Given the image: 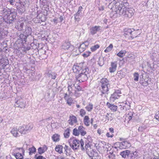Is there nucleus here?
<instances>
[{
  "label": "nucleus",
  "mask_w": 159,
  "mask_h": 159,
  "mask_svg": "<svg viewBox=\"0 0 159 159\" xmlns=\"http://www.w3.org/2000/svg\"><path fill=\"white\" fill-rule=\"evenodd\" d=\"M116 6H118L117 9L116 11H115L113 12H114L113 16H115V17L118 16V14L119 15H122L125 18H131L134 15L133 11L134 9L132 8H127L120 3H117Z\"/></svg>",
  "instance_id": "1"
},
{
  "label": "nucleus",
  "mask_w": 159,
  "mask_h": 159,
  "mask_svg": "<svg viewBox=\"0 0 159 159\" xmlns=\"http://www.w3.org/2000/svg\"><path fill=\"white\" fill-rule=\"evenodd\" d=\"M99 90L100 95L107 98L110 88V84L108 80L106 78L102 79L100 81Z\"/></svg>",
  "instance_id": "2"
},
{
  "label": "nucleus",
  "mask_w": 159,
  "mask_h": 159,
  "mask_svg": "<svg viewBox=\"0 0 159 159\" xmlns=\"http://www.w3.org/2000/svg\"><path fill=\"white\" fill-rule=\"evenodd\" d=\"M2 12L5 23L9 25H12L14 22L15 21L17 14L16 12H10L9 13V10L4 9L2 11Z\"/></svg>",
  "instance_id": "3"
},
{
  "label": "nucleus",
  "mask_w": 159,
  "mask_h": 159,
  "mask_svg": "<svg viewBox=\"0 0 159 159\" xmlns=\"http://www.w3.org/2000/svg\"><path fill=\"white\" fill-rule=\"evenodd\" d=\"M89 73L90 71L88 67H85L83 68L81 72H79L80 74L76 76V80L80 82L86 81L88 79Z\"/></svg>",
  "instance_id": "4"
},
{
  "label": "nucleus",
  "mask_w": 159,
  "mask_h": 159,
  "mask_svg": "<svg viewBox=\"0 0 159 159\" xmlns=\"http://www.w3.org/2000/svg\"><path fill=\"white\" fill-rule=\"evenodd\" d=\"M33 127L32 124L29 123L26 125H23L19 127V131L21 134H25L31 130Z\"/></svg>",
  "instance_id": "5"
},
{
  "label": "nucleus",
  "mask_w": 159,
  "mask_h": 159,
  "mask_svg": "<svg viewBox=\"0 0 159 159\" xmlns=\"http://www.w3.org/2000/svg\"><path fill=\"white\" fill-rule=\"evenodd\" d=\"M61 49L66 50L67 52L71 51L73 49L74 47L71 45L68 41H66L63 43L61 46Z\"/></svg>",
  "instance_id": "6"
},
{
  "label": "nucleus",
  "mask_w": 159,
  "mask_h": 159,
  "mask_svg": "<svg viewBox=\"0 0 159 159\" xmlns=\"http://www.w3.org/2000/svg\"><path fill=\"white\" fill-rule=\"evenodd\" d=\"M19 3L20 4L19 5H16V8L18 13L22 14L25 11V5L26 4L25 2L22 1H19Z\"/></svg>",
  "instance_id": "7"
},
{
  "label": "nucleus",
  "mask_w": 159,
  "mask_h": 159,
  "mask_svg": "<svg viewBox=\"0 0 159 159\" xmlns=\"http://www.w3.org/2000/svg\"><path fill=\"white\" fill-rule=\"evenodd\" d=\"M113 2H111L108 5V7L111 9L112 10V11L113 12L115 11H116L117 9L118 6H116L117 3H119L118 2L119 0H113Z\"/></svg>",
  "instance_id": "8"
},
{
  "label": "nucleus",
  "mask_w": 159,
  "mask_h": 159,
  "mask_svg": "<svg viewBox=\"0 0 159 159\" xmlns=\"http://www.w3.org/2000/svg\"><path fill=\"white\" fill-rule=\"evenodd\" d=\"M86 152L89 157L91 158H92L93 157H94L97 156L98 155V153L96 152L95 150L92 149L90 147H89L88 149H87Z\"/></svg>",
  "instance_id": "9"
},
{
  "label": "nucleus",
  "mask_w": 159,
  "mask_h": 159,
  "mask_svg": "<svg viewBox=\"0 0 159 159\" xmlns=\"http://www.w3.org/2000/svg\"><path fill=\"white\" fill-rule=\"evenodd\" d=\"M134 31V29H131L129 28H125L124 30V35L125 36H126L127 35H130V38L131 39H133L134 37H136L137 36L135 35H134V33L133 34H132V33Z\"/></svg>",
  "instance_id": "10"
},
{
  "label": "nucleus",
  "mask_w": 159,
  "mask_h": 159,
  "mask_svg": "<svg viewBox=\"0 0 159 159\" xmlns=\"http://www.w3.org/2000/svg\"><path fill=\"white\" fill-rule=\"evenodd\" d=\"M102 28L99 26H95L90 28V34L93 35L96 34L97 32L99 31L102 30Z\"/></svg>",
  "instance_id": "11"
},
{
  "label": "nucleus",
  "mask_w": 159,
  "mask_h": 159,
  "mask_svg": "<svg viewBox=\"0 0 159 159\" xmlns=\"http://www.w3.org/2000/svg\"><path fill=\"white\" fill-rule=\"evenodd\" d=\"M16 103L17 105V107H20L21 108L25 107V104L23 99L20 98L18 99H16Z\"/></svg>",
  "instance_id": "12"
},
{
  "label": "nucleus",
  "mask_w": 159,
  "mask_h": 159,
  "mask_svg": "<svg viewBox=\"0 0 159 159\" xmlns=\"http://www.w3.org/2000/svg\"><path fill=\"white\" fill-rule=\"evenodd\" d=\"M8 64V61L7 59L2 58L0 59V68L4 69Z\"/></svg>",
  "instance_id": "13"
},
{
  "label": "nucleus",
  "mask_w": 159,
  "mask_h": 159,
  "mask_svg": "<svg viewBox=\"0 0 159 159\" xmlns=\"http://www.w3.org/2000/svg\"><path fill=\"white\" fill-rule=\"evenodd\" d=\"M72 145L71 147L74 150L77 149L80 146V141L77 139H73L72 141Z\"/></svg>",
  "instance_id": "14"
},
{
  "label": "nucleus",
  "mask_w": 159,
  "mask_h": 159,
  "mask_svg": "<svg viewBox=\"0 0 159 159\" xmlns=\"http://www.w3.org/2000/svg\"><path fill=\"white\" fill-rule=\"evenodd\" d=\"M89 43L88 42H85L80 45L79 48V49L80 52H83L85 49L88 47Z\"/></svg>",
  "instance_id": "15"
},
{
  "label": "nucleus",
  "mask_w": 159,
  "mask_h": 159,
  "mask_svg": "<svg viewBox=\"0 0 159 159\" xmlns=\"http://www.w3.org/2000/svg\"><path fill=\"white\" fill-rule=\"evenodd\" d=\"M117 62L115 61L111 63V67L109 68V71L111 73L114 72L116 70Z\"/></svg>",
  "instance_id": "16"
},
{
  "label": "nucleus",
  "mask_w": 159,
  "mask_h": 159,
  "mask_svg": "<svg viewBox=\"0 0 159 159\" xmlns=\"http://www.w3.org/2000/svg\"><path fill=\"white\" fill-rule=\"evenodd\" d=\"M138 154L136 151H130L128 158L129 159H138Z\"/></svg>",
  "instance_id": "17"
},
{
  "label": "nucleus",
  "mask_w": 159,
  "mask_h": 159,
  "mask_svg": "<svg viewBox=\"0 0 159 159\" xmlns=\"http://www.w3.org/2000/svg\"><path fill=\"white\" fill-rule=\"evenodd\" d=\"M68 121L69 124L73 125L74 123H76L77 122V118L75 116H70Z\"/></svg>",
  "instance_id": "18"
},
{
  "label": "nucleus",
  "mask_w": 159,
  "mask_h": 159,
  "mask_svg": "<svg viewBox=\"0 0 159 159\" xmlns=\"http://www.w3.org/2000/svg\"><path fill=\"white\" fill-rule=\"evenodd\" d=\"M19 128L17 129L16 127H14L11 130V133L15 137L20 136V133L19 131Z\"/></svg>",
  "instance_id": "19"
},
{
  "label": "nucleus",
  "mask_w": 159,
  "mask_h": 159,
  "mask_svg": "<svg viewBox=\"0 0 159 159\" xmlns=\"http://www.w3.org/2000/svg\"><path fill=\"white\" fill-rule=\"evenodd\" d=\"M82 64H79V65H74L73 67V70L74 72H77V71L80 72V71L82 70L81 66Z\"/></svg>",
  "instance_id": "20"
},
{
  "label": "nucleus",
  "mask_w": 159,
  "mask_h": 159,
  "mask_svg": "<svg viewBox=\"0 0 159 159\" xmlns=\"http://www.w3.org/2000/svg\"><path fill=\"white\" fill-rule=\"evenodd\" d=\"M106 105L108 108H110L112 111H117V106L114 104H110L109 102H107Z\"/></svg>",
  "instance_id": "21"
},
{
  "label": "nucleus",
  "mask_w": 159,
  "mask_h": 159,
  "mask_svg": "<svg viewBox=\"0 0 159 159\" xmlns=\"http://www.w3.org/2000/svg\"><path fill=\"white\" fill-rule=\"evenodd\" d=\"M130 151L129 150H126L120 152V154L124 158H125L126 157L128 158Z\"/></svg>",
  "instance_id": "22"
},
{
  "label": "nucleus",
  "mask_w": 159,
  "mask_h": 159,
  "mask_svg": "<svg viewBox=\"0 0 159 159\" xmlns=\"http://www.w3.org/2000/svg\"><path fill=\"white\" fill-rule=\"evenodd\" d=\"M24 26V23L22 21H18L15 27L19 30H22L23 29V27Z\"/></svg>",
  "instance_id": "23"
},
{
  "label": "nucleus",
  "mask_w": 159,
  "mask_h": 159,
  "mask_svg": "<svg viewBox=\"0 0 159 159\" xmlns=\"http://www.w3.org/2000/svg\"><path fill=\"white\" fill-rule=\"evenodd\" d=\"M63 147L62 145H57L55 148L56 151L59 153H63Z\"/></svg>",
  "instance_id": "24"
},
{
  "label": "nucleus",
  "mask_w": 159,
  "mask_h": 159,
  "mask_svg": "<svg viewBox=\"0 0 159 159\" xmlns=\"http://www.w3.org/2000/svg\"><path fill=\"white\" fill-rule=\"evenodd\" d=\"M79 133L80 132L81 135L84 136L86 134V131L85 130L84 128L82 126L80 125L78 127Z\"/></svg>",
  "instance_id": "25"
},
{
  "label": "nucleus",
  "mask_w": 159,
  "mask_h": 159,
  "mask_svg": "<svg viewBox=\"0 0 159 159\" xmlns=\"http://www.w3.org/2000/svg\"><path fill=\"white\" fill-rule=\"evenodd\" d=\"M32 32V30L31 28L27 26L25 27V31L24 33L26 35H27L28 36L29 35H31Z\"/></svg>",
  "instance_id": "26"
},
{
  "label": "nucleus",
  "mask_w": 159,
  "mask_h": 159,
  "mask_svg": "<svg viewBox=\"0 0 159 159\" xmlns=\"http://www.w3.org/2000/svg\"><path fill=\"white\" fill-rule=\"evenodd\" d=\"M120 96V95H118L117 94L114 92L111 95L110 97V100L114 101L115 100L118 99Z\"/></svg>",
  "instance_id": "27"
},
{
  "label": "nucleus",
  "mask_w": 159,
  "mask_h": 159,
  "mask_svg": "<svg viewBox=\"0 0 159 159\" xmlns=\"http://www.w3.org/2000/svg\"><path fill=\"white\" fill-rule=\"evenodd\" d=\"M84 122L85 125L89 126V125L90 121L89 118L88 116H85L84 119Z\"/></svg>",
  "instance_id": "28"
},
{
  "label": "nucleus",
  "mask_w": 159,
  "mask_h": 159,
  "mask_svg": "<svg viewBox=\"0 0 159 159\" xmlns=\"http://www.w3.org/2000/svg\"><path fill=\"white\" fill-rule=\"evenodd\" d=\"M28 37V35L25 34L24 32L23 33L20 34L19 35L20 38L21 39L22 41L25 42L26 41V39Z\"/></svg>",
  "instance_id": "29"
},
{
  "label": "nucleus",
  "mask_w": 159,
  "mask_h": 159,
  "mask_svg": "<svg viewBox=\"0 0 159 159\" xmlns=\"http://www.w3.org/2000/svg\"><path fill=\"white\" fill-rule=\"evenodd\" d=\"M59 135L55 134L52 136V139L54 141L57 142L59 140Z\"/></svg>",
  "instance_id": "30"
},
{
  "label": "nucleus",
  "mask_w": 159,
  "mask_h": 159,
  "mask_svg": "<svg viewBox=\"0 0 159 159\" xmlns=\"http://www.w3.org/2000/svg\"><path fill=\"white\" fill-rule=\"evenodd\" d=\"M70 57V56H69L68 54L67 53H65L61 55V58L63 59L64 61H67Z\"/></svg>",
  "instance_id": "31"
},
{
  "label": "nucleus",
  "mask_w": 159,
  "mask_h": 159,
  "mask_svg": "<svg viewBox=\"0 0 159 159\" xmlns=\"http://www.w3.org/2000/svg\"><path fill=\"white\" fill-rule=\"evenodd\" d=\"M126 51L124 50H121L117 54V56L120 57H123L125 55Z\"/></svg>",
  "instance_id": "32"
},
{
  "label": "nucleus",
  "mask_w": 159,
  "mask_h": 159,
  "mask_svg": "<svg viewBox=\"0 0 159 159\" xmlns=\"http://www.w3.org/2000/svg\"><path fill=\"white\" fill-rule=\"evenodd\" d=\"M129 143L127 141H124L120 143V146L124 148L128 146Z\"/></svg>",
  "instance_id": "33"
},
{
  "label": "nucleus",
  "mask_w": 159,
  "mask_h": 159,
  "mask_svg": "<svg viewBox=\"0 0 159 159\" xmlns=\"http://www.w3.org/2000/svg\"><path fill=\"white\" fill-rule=\"evenodd\" d=\"M85 108L88 111H91L93 109V105L92 103H90L87 105Z\"/></svg>",
  "instance_id": "34"
},
{
  "label": "nucleus",
  "mask_w": 159,
  "mask_h": 159,
  "mask_svg": "<svg viewBox=\"0 0 159 159\" xmlns=\"http://www.w3.org/2000/svg\"><path fill=\"white\" fill-rule=\"evenodd\" d=\"M113 47V46L112 44H111L105 50L104 52H108L111 51Z\"/></svg>",
  "instance_id": "35"
},
{
  "label": "nucleus",
  "mask_w": 159,
  "mask_h": 159,
  "mask_svg": "<svg viewBox=\"0 0 159 159\" xmlns=\"http://www.w3.org/2000/svg\"><path fill=\"white\" fill-rule=\"evenodd\" d=\"M67 101V103L69 106H71L73 103V99L71 97H69V98L66 99Z\"/></svg>",
  "instance_id": "36"
},
{
  "label": "nucleus",
  "mask_w": 159,
  "mask_h": 159,
  "mask_svg": "<svg viewBox=\"0 0 159 159\" xmlns=\"http://www.w3.org/2000/svg\"><path fill=\"white\" fill-rule=\"evenodd\" d=\"M13 155L15 156L16 159H23V157L21 153H16L15 154L14 153Z\"/></svg>",
  "instance_id": "37"
},
{
  "label": "nucleus",
  "mask_w": 159,
  "mask_h": 159,
  "mask_svg": "<svg viewBox=\"0 0 159 159\" xmlns=\"http://www.w3.org/2000/svg\"><path fill=\"white\" fill-rule=\"evenodd\" d=\"M64 137L65 138H68L69 137L70 135L69 129H67L64 132Z\"/></svg>",
  "instance_id": "38"
},
{
  "label": "nucleus",
  "mask_w": 159,
  "mask_h": 159,
  "mask_svg": "<svg viewBox=\"0 0 159 159\" xmlns=\"http://www.w3.org/2000/svg\"><path fill=\"white\" fill-rule=\"evenodd\" d=\"M29 150L30 151L29 154L31 155L32 154V153H34L36 152V149L34 147H33L32 148H29Z\"/></svg>",
  "instance_id": "39"
},
{
  "label": "nucleus",
  "mask_w": 159,
  "mask_h": 159,
  "mask_svg": "<svg viewBox=\"0 0 159 159\" xmlns=\"http://www.w3.org/2000/svg\"><path fill=\"white\" fill-rule=\"evenodd\" d=\"M73 134L75 136H78L80 134L79 129L75 128L73 130Z\"/></svg>",
  "instance_id": "40"
},
{
  "label": "nucleus",
  "mask_w": 159,
  "mask_h": 159,
  "mask_svg": "<svg viewBox=\"0 0 159 159\" xmlns=\"http://www.w3.org/2000/svg\"><path fill=\"white\" fill-rule=\"evenodd\" d=\"M99 48V45L98 44H96L93 46L91 48V51L94 52L97 49Z\"/></svg>",
  "instance_id": "41"
},
{
  "label": "nucleus",
  "mask_w": 159,
  "mask_h": 159,
  "mask_svg": "<svg viewBox=\"0 0 159 159\" xmlns=\"http://www.w3.org/2000/svg\"><path fill=\"white\" fill-rule=\"evenodd\" d=\"M139 75L137 73H135L134 74V80L135 81H138L139 80Z\"/></svg>",
  "instance_id": "42"
},
{
  "label": "nucleus",
  "mask_w": 159,
  "mask_h": 159,
  "mask_svg": "<svg viewBox=\"0 0 159 159\" xmlns=\"http://www.w3.org/2000/svg\"><path fill=\"white\" fill-rule=\"evenodd\" d=\"M5 23V22L4 21L3 17L2 16H0V26H2Z\"/></svg>",
  "instance_id": "43"
},
{
  "label": "nucleus",
  "mask_w": 159,
  "mask_h": 159,
  "mask_svg": "<svg viewBox=\"0 0 159 159\" xmlns=\"http://www.w3.org/2000/svg\"><path fill=\"white\" fill-rule=\"evenodd\" d=\"M48 76L49 77H51L52 79H55L56 78V74L54 73L52 74L48 73Z\"/></svg>",
  "instance_id": "44"
},
{
  "label": "nucleus",
  "mask_w": 159,
  "mask_h": 159,
  "mask_svg": "<svg viewBox=\"0 0 159 159\" xmlns=\"http://www.w3.org/2000/svg\"><path fill=\"white\" fill-rule=\"evenodd\" d=\"M91 52L89 51H87L84 52L82 55V56L84 57H87L89 56Z\"/></svg>",
  "instance_id": "45"
},
{
  "label": "nucleus",
  "mask_w": 159,
  "mask_h": 159,
  "mask_svg": "<svg viewBox=\"0 0 159 159\" xmlns=\"http://www.w3.org/2000/svg\"><path fill=\"white\" fill-rule=\"evenodd\" d=\"M85 111L83 109H81L80 111V115L82 116L83 117L86 114Z\"/></svg>",
  "instance_id": "46"
},
{
  "label": "nucleus",
  "mask_w": 159,
  "mask_h": 159,
  "mask_svg": "<svg viewBox=\"0 0 159 159\" xmlns=\"http://www.w3.org/2000/svg\"><path fill=\"white\" fill-rule=\"evenodd\" d=\"M110 155H108V157L109 159H115V157H116L115 154L113 153V152L112 153H110Z\"/></svg>",
  "instance_id": "47"
},
{
  "label": "nucleus",
  "mask_w": 159,
  "mask_h": 159,
  "mask_svg": "<svg viewBox=\"0 0 159 159\" xmlns=\"http://www.w3.org/2000/svg\"><path fill=\"white\" fill-rule=\"evenodd\" d=\"M80 144L81 145V149L82 150L84 149V148L83 147L84 145V142L82 139H81V140L80 141Z\"/></svg>",
  "instance_id": "48"
},
{
  "label": "nucleus",
  "mask_w": 159,
  "mask_h": 159,
  "mask_svg": "<svg viewBox=\"0 0 159 159\" xmlns=\"http://www.w3.org/2000/svg\"><path fill=\"white\" fill-rule=\"evenodd\" d=\"M74 86H75V88L76 89V90H77L78 91H80L82 90V88L80 87L79 85H74Z\"/></svg>",
  "instance_id": "49"
},
{
  "label": "nucleus",
  "mask_w": 159,
  "mask_h": 159,
  "mask_svg": "<svg viewBox=\"0 0 159 159\" xmlns=\"http://www.w3.org/2000/svg\"><path fill=\"white\" fill-rule=\"evenodd\" d=\"M68 91L69 92V93H71V91L72 90V87H71V84L70 85L68 84Z\"/></svg>",
  "instance_id": "50"
},
{
  "label": "nucleus",
  "mask_w": 159,
  "mask_h": 159,
  "mask_svg": "<svg viewBox=\"0 0 159 159\" xmlns=\"http://www.w3.org/2000/svg\"><path fill=\"white\" fill-rule=\"evenodd\" d=\"M38 152L39 154H42L44 152L42 148V147H40L38 148Z\"/></svg>",
  "instance_id": "51"
},
{
  "label": "nucleus",
  "mask_w": 159,
  "mask_h": 159,
  "mask_svg": "<svg viewBox=\"0 0 159 159\" xmlns=\"http://www.w3.org/2000/svg\"><path fill=\"white\" fill-rule=\"evenodd\" d=\"M30 49V47H28L26 48H24L22 49V51H24V52H26L27 51H29Z\"/></svg>",
  "instance_id": "52"
},
{
  "label": "nucleus",
  "mask_w": 159,
  "mask_h": 159,
  "mask_svg": "<svg viewBox=\"0 0 159 159\" xmlns=\"http://www.w3.org/2000/svg\"><path fill=\"white\" fill-rule=\"evenodd\" d=\"M10 4L12 5H13L15 4V0H9L8 1Z\"/></svg>",
  "instance_id": "53"
},
{
  "label": "nucleus",
  "mask_w": 159,
  "mask_h": 159,
  "mask_svg": "<svg viewBox=\"0 0 159 159\" xmlns=\"http://www.w3.org/2000/svg\"><path fill=\"white\" fill-rule=\"evenodd\" d=\"M74 16L75 20L77 21H79L80 19V18H79V16L75 14Z\"/></svg>",
  "instance_id": "54"
},
{
  "label": "nucleus",
  "mask_w": 159,
  "mask_h": 159,
  "mask_svg": "<svg viewBox=\"0 0 159 159\" xmlns=\"http://www.w3.org/2000/svg\"><path fill=\"white\" fill-rule=\"evenodd\" d=\"M36 156L37 155H35V157L36 158V159H46L45 158L42 156H39L37 157Z\"/></svg>",
  "instance_id": "55"
},
{
  "label": "nucleus",
  "mask_w": 159,
  "mask_h": 159,
  "mask_svg": "<svg viewBox=\"0 0 159 159\" xmlns=\"http://www.w3.org/2000/svg\"><path fill=\"white\" fill-rule=\"evenodd\" d=\"M155 117L157 120H159V111L156 112L155 116Z\"/></svg>",
  "instance_id": "56"
},
{
  "label": "nucleus",
  "mask_w": 159,
  "mask_h": 159,
  "mask_svg": "<svg viewBox=\"0 0 159 159\" xmlns=\"http://www.w3.org/2000/svg\"><path fill=\"white\" fill-rule=\"evenodd\" d=\"M64 149H65V152H66V153L67 152V150H69L68 146L65 145L64 147Z\"/></svg>",
  "instance_id": "57"
},
{
  "label": "nucleus",
  "mask_w": 159,
  "mask_h": 159,
  "mask_svg": "<svg viewBox=\"0 0 159 159\" xmlns=\"http://www.w3.org/2000/svg\"><path fill=\"white\" fill-rule=\"evenodd\" d=\"M42 148L45 152L48 149V147L44 145L43 147H42Z\"/></svg>",
  "instance_id": "58"
},
{
  "label": "nucleus",
  "mask_w": 159,
  "mask_h": 159,
  "mask_svg": "<svg viewBox=\"0 0 159 159\" xmlns=\"http://www.w3.org/2000/svg\"><path fill=\"white\" fill-rule=\"evenodd\" d=\"M114 92L117 94L118 95H120L121 94V91L120 90H117L115 91Z\"/></svg>",
  "instance_id": "59"
},
{
  "label": "nucleus",
  "mask_w": 159,
  "mask_h": 159,
  "mask_svg": "<svg viewBox=\"0 0 159 159\" xmlns=\"http://www.w3.org/2000/svg\"><path fill=\"white\" fill-rule=\"evenodd\" d=\"M106 135L108 137L112 138L113 136V134L110 135L109 133H107L106 134Z\"/></svg>",
  "instance_id": "60"
},
{
  "label": "nucleus",
  "mask_w": 159,
  "mask_h": 159,
  "mask_svg": "<svg viewBox=\"0 0 159 159\" xmlns=\"http://www.w3.org/2000/svg\"><path fill=\"white\" fill-rule=\"evenodd\" d=\"M109 130L110 132H111V133L114 132V129L113 128H110Z\"/></svg>",
  "instance_id": "61"
},
{
  "label": "nucleus",
  "mask_w": 159,
  "mask_h": 159,
  "mask_svg": "<svg viewBox=\"0 0 159 159\" xmlns=\"http://www.w3.org/2000/svg\"><path fill=\"white\" fill-rule=\"evenodd\" d=\"M57 19L56 18H54L52 20V21L54 22V23H57Z\"/></svg>",
  "instance_id": "62"
},
{
  "label": "nucleus",
  "mask_w": 159,
  "mask_h": 159,
  "mask_svg": "<svg viewBox=\"0 0 159 159\" xmlns=\"http://www.w3.org/2000/svg\"><path fill=\"white\" fill-rule=\"evenodd\" d=\"M59 19L61 22H62L63 20V17L62 16H60L59 17Z\"/></svg>",
  "instance_id": "63"
},
{
  "label": "nucleus",
  "mask_w": 159,
  "mask_h": 159,
  "mask_svg": "<svg viewBox=\"0 0 159 159\" xmlns=\"http://www.w3.org/2000/svg\"><path fill=\"white\" fill-rule=\"evenodd\" d=\"M87 139H88L89 141V142H92V140L91 138V137L90 136H89L88 137V138Z\"/></svg>",
  "instance_id": "64"
}]
</instances>
